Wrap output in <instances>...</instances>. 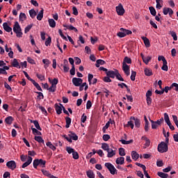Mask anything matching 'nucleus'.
Segmentation results:
<instances>
[{
    "mask_svg": "<svg viewBox=\"0 0 178 178\" xmlns=\"http://www.w3.org/2000/svg\"><path fill=\"white\" fill-rule=\"evenodd\" d=\"M6 166L8 169H11V170H15L16 168V162L15 161H10L6 163Z\"/></svg>",
    "mask_w": 178,
    "mask_h": 178,
    "instance_id": "7",
    "label": "nucleus"
},
{
    "mask_svg": "<svg viewBox=\"0 0 178 178\" xmlns=\"http://www.w3.org/2000/svg\"><path fill=\"white\" fill-rule=\"evenodd\" d=\"M156 9H162V7L163 6V0H156Z\"/></svg>",
    "mask_w": 178,
    "mask_h": 178,
    "instance_id": "17",
    "label": "nucleus"
},
{
    "mask_svg": "<svg viewBox=\"0 0 178 178\" xmlns=\"http://www.w3.org/2000/svg\"><path fill=\"white\" fill-rule=\"evenodd\" d=\"M99 65H105V60L101 59L97 60L95 64L96 67H99Z\"/></svg>",
    "mask_w": 178,
    "mask_h": 178,
    "instance_id": "30",
    "label": "nucleus"
},
{
    "mask_svg": "<svg viewBox=\"0 0 178 178\" xmlns=\"http://www.w3.org/2000/svg\"><path fill=\"white\" fill-rule=\"evenodd\" d=\"M131 120H134L136 127H140L141 123L140 122V119L136 118L135 117H131Z\"/></svg>",
    "mask_w": 178,
    "mask_h": 178,
    "instance_id": "12",
    "label": "nucleus"
},
{
    "mask_svg": "<svg viewBox=\"0 0 178 178\" xmlns=\"http://www.w3.org/2000/svg\"><path fill=\"white\" fill-rule=\"evenodd\" d=\"M48 22L49 25L50 26V27H51V29H55V27H56V22H55V20H54V19H49Z\"/></svg>",
    "mask_w": 178,
    "mask_h": 178,
    "instance_id": "22",
    "label": "nucleus"
},
{
    "mask_svg": "<svg viewBox=\"0 0 178 178\" xmlns=\"http://www.w3.org/2000/svg\"><path fill=\"white\" fill-rule=\"evenodd\" d=\"M141 56H142V59H143L144 63H145V65H148V63H149V62L151 61V59H152V58L149 56L144 57V55H143V54H141Z\"/></svg>",
    "mask_w": 178,
    "mask_h": 178,
    "instance_id": "11",
    "label": "nucleus"
},
{
    "mask_svg": "<svg viewBox=\"0 0 178 178\" xmlns=\"http://www.w3.org/2000/svg\"><path fill=\"white\" fill-rule=\"evenodd\" d=\"M71 76H74L76 74V68L74 65L72 66V69L70 70Z\"/></svg>",
    "mask_w": 178,
    "mask_h": 178,
    "instance_id": "52",
    "label": "nucleus"
},
{
    "mask_svg": "<svg viewBox=\"0 0 178 178\" xmlns=\"http://www.w3.org/2000/svg\"><path fill=\"white\" fill-rule=\"evenodd\" d=\"M40 165V159H35L33 161V168L37 169V167Z\"/></svg>",
    "mask_w": 178,
    "mask_h": 178,
    "instance_id": "47",
    "label": "nucleus"
},
{
    "mask_svg": "<svg viewBox=\"0 0 178 178\" xmlns=\"http://www.w3.org/2000/svg\"><path fill=\"white\" fill-rule=\"evenodd\" d=\"M158 151L161 154H163V152H168V144L165 142H161L158 145Z\"/></svg>",
    "mask_w": 178,
    "mask_h": 178,
    "instance_id": "3",
    "label": "nucleus"
},
{
    "mask_svg": "<svg viewBox=\"0 0 178 178\" xmlns=\"http://www.w3.org/2000/svg\"><path fill=\"white\" fill-rule=\"evenodd\" d=\"M102 149H104V151H106V152L108 151H109V145H108V143H102Z\"/></svg>",
    "mask_w": 178,
    "mask_h": 178,
    "instance_id": "33",
    "label": "nucleus"
},
{
    "mask_svg": "<svg viewBox=\"0 0 178 178\" xmlns=\"http://www.w3.org/2000/svg\"><path fill=\"white\" fill-rule=\"evenodd\" d=\"M163 15H168V13L169 16L172 17V15H173V10H172V8H164L163 9Z\"/></svg>",
    "mask_w": 178,
    "mask_h": 178,
    "instance_id": "10",
    "label": "nucleus"
},
{
    "mask_svg": "<svg viewBox=\"0 0 178 178\" xmlns=\"http://www.w3.org/2000/svg\"><path fill=\"white\" fill-rule=\"evenodd\" d=\"M161 70H164V72H168V61H165L163 63V66L161 67Z\"/></svg>",
    "mask_w": 178,
    "mask_h": 178,
    "instance_id": "42",
    "label": "nucleus"
},
{
    "mask_svg": "<svg viewBox=\"0 0 178 178\" xmlns=\"http://www.w3.org/2000/svg\"><path fill=\"white\" fill-rule=\"evenodd\" d=\"M44 17V9H42L37 15L38 20H42Z\"/></svg>",
    "mask_w": 178,
    "mask_h": 178,
    "instance_id": "24",
    "label": "nucleus"
},
{
    "mask_svg": "<svg viewBox=\"0 0 178 178\" xmlns=\"http://www.w3.org/2000/svg\"><path fill=\"white\" fill-rule=\"evenodd\" d=\"M55 109H56V112L57 115H60V113H62V109H63L62 106H60V105L59 106V105H58V104H56Z\"/></svg>",
    "mask_w": 178,
    "mask_h": 178,
    "instance_id": "16",
    "label": "nucleus"
},
{
    "mask_svg": "<svg viewBox=\"0 0 178 178\" xmlns=\"http://www.w3.org/2000/svg\"><path fill=\"white\" fill-rule=\"evenodd\" d=\"M13 31L15 33L17 37L18 38H22L23 37V32H22V28H20V25L19 22H15L13 26Z\"/></svg>",
    "mask_w": 178,
    "mask_h": 178,
    "instance_id": "1",
    "label": "nucleus"
},
{
    "mask_svg": "<svg viewBox=\"0 0 178 178\" xmlns=\"http://www.w3.org/2000/svg\"><path fill=\"white\" fill-rule=\"evenodd\" d=\"M36 76L38 79H39V80H40V81H44V80H45V76L42 74H36Z\"/></svg>",
    "mask_w": 178,
    "mask_h": 178,
    "instance_id": "50",
    "label": "nucleus"
},
{
    "mask_svg": "<svg viewBox=\"0 0 178 178\" xmlns=\"http://www.w3.org/2000/svg\"><path fill=\"white\" fill-rule=\"evenodd\" d=\"M27 62H29V63H31V65H34L35 63L34 59L31 58V57L27 58Z\"/></svg>",
    "mask_w": 178,
    "mask_h": 178,
    "instance_id": "64",
    "label": "nucleus"
},
{
    "mask_svg": "<svg viewBox=\"0 0 178 178\" xmlns=\"http://www.w3.org/2000/svg\"><path fill=\"white\" fill-rule=\"evenodd\" d=\"M66 151L67 152H68L69 154H73L74 152V149L70 147H66Z\"/></svg>",
    "mask_w": 178,
    "mask_h": 178,
    "instance_id": "58",
    "label": "nucleus"
},
{
    "mask_svg": "<svg viewBox=\"0 0 178 178\" xmlns=\"http://www.w3.org/2000/svg\"><path fill=\"white\" fill-rule=\"evenodd\" d=\"M111 139V136H109L108 134H104L103 136V140L104 141H108V140Z\"/></svg>",
    "mask_w": 178,
    "mask_h": 178,
    "instance_id": "61",
    "label": "nucleus"
},
{
    "mask_svg": "<svg viewBox=\"0 0 178 178\" xmlns=\"http://www.w3.org/2000/svg\"><path fill=\"white\" fill-rule=\"evenodd\" d=\"M51 42H52V39L51 38V36H49L48 38L45 41L46 47H48V45H51Z\"/></svg>",
    "mask_w": 178,
    "mask_h": 178,
    "instance_id": "49",
    "label": "nucleus"
},
{
    "mask_svg": "<svg viewBox=\"0 0 178 178\" xmlns=\"http://www.w3.org/2000/svg\"><path fill=\"white\" fill-rule=\"evenodd\" d=\"M149 10H150V13L152 16H156V10H155V8L150 6Z\"/></svg>",
    "mask_w": 178,
    "mask_h": 178,
    "instance_id": "41",
    "label": "nucleus"
},
{
    "mask_svg": "<svg viewBox=\"0 0 178 178\" xmlns=\"http://www.w3.org/2000/svg\"><path fill=\"white\" fill-rule=\"evenodd\" d=\"M105 166L107 168L111 175H115L116 172L118 171L116 168H115V166H113V165H112L111 163H106Z\"/></svg>",
    "mask_w": 178,
    "mask_h": 178,
    "instance_id": "4",
    "label": "nucleus"
},
{
    "mask_svg": "<svg viewBox=\"0 0 178 178\" xmlns=\"http://www.w3.org/2000/svg\"><path fill=\"white\" fill-rule=\"evenodd\" d=\"M72 83L75 87H80V86H81L83 83V79L80 78H73Z\"/></svg>",
    "mask_w": 178,
    "mask_h": 178,
    "instance_id": "6",
    "label": "nucleus"
},
{
    "mask_svg": "<svg viewBox=\"0 0 178 178\" xmlns=\"http://www.w3.org/2000/svg\"><path fill=\"white\" fill-rule=\"evenodd\" d=\"M157 175L159 177H161V178H168V177H169V175H168L166 173H164V172H158Z\"/></svg>",
    "mask_w": 178,
    "mask_h": 178,
    "instance_id": "28",
    "label": "nucleus"
},
{
    "mask_svg": "<svg viewBox=\"0 0 178 178\" xmlns=\"http://www.w3.org/2000/svg\"><path fill=\"white\" fill-rule=\"evenodd\" d=\"M58 83H59V81L58 80V79L54 78V79L51 81V86H54L56 87V84H58Z\"/></svg>",
    "mask_w": 178,
    "mask_h": 178,
    "instance_id": "54",
    "label": "nucleus"
},
{
    "mask_svg": "<svg viewBox=\"0 0 178 178\" xmlns=\"http://www.w3.org/2000/svg\"><path fill=\"white\" fill-rule=\"evenodd\" d=\"M32 83L33 84V86H35V87L37 88L38 91H42V89L41 88V86H40V84L35 82V80L32 81Z\"/></svg>",
    "mask_w": 178,
    "mask_h": 178,
    "instance_id": "32",
    "label": "nucleus"
},
{
    "mask_svg": "<svg viewBox=\"0 0 178 178\" xmlns=\"http://www.w3.org/2000/svg\"><path fill=\"white\" fill-rule=\"evenodd\" d=\"M50 92H55L56 91V86L51 85L50 88H48Z\"/></svg>",
    "mask_w": 178,
    "mask_h": 178,
    "instance_id": "48",
    "label": "nucleus"
},
{
    "mask_svg": "<svg viewBox=\"0 0 178 178\" xmlns=\"http://www.w3.org/2000/svg\"><path fill=\"white\" fill-rule=\"evenodd\" d=\"M118 72L117 70H115V71H108L107 72H106V76H108V77H111V79H115V77H116V73Z\"/></svg>",
    "mask_w": 178,
    "mask_h": 178,
    "instance_id": "9",
    "label": "nucleus"
},
{
    "mask_svg": "<svg viewBox=\"0 0 178 178\" xmlns=\"http://www.w3.org/2000/svg\"><path fill=\"white\" fill-rule=\"evenodd\" d=\"M3 27L5 31H7V33H10V31H12V28L9 26L6 22L3 24Z\"/></svg>",
    "mask_w": 178,
    "mask_h": 178,
    "instance_id": "19",
    "label": "nucleus"
},
{
    "mask_svg": "<svg viewBox=\"0 0 178 178\" xmlns=\"http://www.w3.org/2000/svg\"><path fill=\"white\" fill-rule=\"evenodd\" d=\"M65 120H66L65 127L66 129H69L70 127V124L72 123V119L69 117H66Z\"/></svg>",
    "mask_w": 178,
    "mask_h": 178,
    "instance_id": "25",
    "label": "nucleus"
},
{
    "mask_svg": "<svg viewBox=\"0 0 178 178\" xmlns=\"http://www.w3.org/2000/svg\"><path fill=\"white\" fill-rule=\"evenodd\" d=\"M119 155H120V156H124L126 155V152H124V149L123 147H120L119 149Z\"/></svg>",
    "mask_w": 178,
    "mask_h": 178,
    "instance_id": "45",
    "label": "nucleus"
},
{
    "mask_svg": "<svg viewBox=\"0 0 178 178\" xmlns=\"http://www.w3.org/2000/svg\"><path fill=\"white\" fill-rule=\"evenodd\" d=\"M34 140H35V141H38V143L44 144V139H42V137L41 136H35Z\"/></svg>",
    "mask_w": 178,
    "mask_h": 178,
    "instance_id": "35",
    "label": "nucleus"
},
{
    "mask_svg": "<svg viewBox=\"0 0 178 178\" xmlns=\"http://www.w3.org/2000/svg\"><path fill=\"white\" fill-rule=\"evenodd\" d=\"M115 9L118 16H123V15H124V8H123V5H122V3H120L118 6H116Z\"/></svg>",
    "mask_w": 178,
    "mask_h": 178,
    "instance_id": "5",
    "label": "nucleus"
},
{
    "mask_svg": "<svg viewBox=\"0 0 178 178\" xmlns=\"http://www.w3.org/2000/svg\"><path fill=\"white\" fill-rule=\"evenodd\" d=\"M33 123L35 127L38 130H40V131L42 130V129H41V127H40V123H38V121L34 120V121H33Z\"/></svg>",
    "mask_w": 178,
    "mask_h": 178,
    "instance_id": "44",
    "label": "nucleus"
},
{
    "mask_svg": "<svg viewBox=\"0 0 178 178\" xmlns=\"http://www.w3.org/2000/svg\"><path fill=\"white\" fill-rule=\"evenodd\" d=\"M120 143H122V144H124V145H127L129 144H131V143H133V140H126L124 139H121Z\"/></svg>",
    "mask_w": 178,
    "mask_h": 178,
    "instance_id": "34",
    "label": "nucleus"
},
{
    "mask_svg": "<svg viewBox=\"0 0 178 178\" xmlns=\"http://www.w3.org/2000/svg\"><path fill=\"white\" fill-rule=\"evenodd\" d=\"M144 72H145V76H152V70L148 69V68H145L144 70Z\"/></svg>",
    "mask_w": 178,
    "mask_h": 178,
    "instance_id": "29",
    "label": "nucleus"
},
{
    "mask_svg": "<svg viewBox=\"0 0 178 178\" xmlns=\"http://www.w3.org/2000/svg\"><path fill=\"white\" fill-rule=\"evenodd\" d=\"M141 38L143 40L145 47H147V48H149V39L145 36H143Z\"/></svg>",
    "mask_w": 178,
    "mask_h": 178,
    "instance_id": "20",
    "label": "nucleus"
},
{
    "mask_svg": "<svg viewBox=\"0 0 178 178\" xmlns=\"http://www.w3.org/2000/svg\"><path fill=\"white\" fill-rule=\"evenodd\" d=\"M47 147H49V148H50V149H52V151H55V149H56V147L52 145V143L51 142H47L46 143Z\"/></svg>",
    "mask_w": 178,
    "mask_h": 178,
    "instance_id": "39",
    "label": "nucleus"
},
{
    "mask_svg": "<svg viewBox=\"0 0 178 178\" xmlns=\"http://www.w3.org/2000/svg\"><path fill=\"white\" fill-rule=\"evenodd\" d=\"M31 162H33V158L31 156H29L27 161L22 165V168H23V169H24V168H27Z\"/></svg>",
    "mask_w": 178,
    "mask_h": 178,
    "instance_id": "15",
    "label": "nucleus"
},
{
    "mask_svg": "<svg viewBox=\"0 0 178 178\" xmlns=\"http://www.w3.org/2000/svg\"><path fill=\"white\" fill-rule=\"evenodd\" d=\"M72 157L74 159H79V153L77 152L74 151L72 153Z\"/></svg>",
    "mask_w": 178,
    "mask_h": 178,
    "instance_id": "63",
    "label": "nucleus"
},
{
    "mask_svg": "<svg viewBox=\"0 0 178 178\" xmlns=\"http://www.w3.org/2000/svg\"><path fill=\"white\" fill-rule=\"evenodd\" d=\"M120 32H118L117 33L118 37H120V38H123V37H126V35H129V34H131V31L121 28Z\"/></svg>",
    "mask_w": 178,
    "mask_h": 178,
    "instance_id": "2",
    "label": "nucleus"
},
{
    "mask_svg": "<svg viewBox=\"0 0 178 178\" xmlns=\"http://www.w3.org/2000/svg\"><path fill=\"white\" fill-rule=\"evenodd\" d=\"M131 156H132V159H134V161H137V159H138V158H140V154H138V153H137V152H136V151H132Z\"/></svg>",
    "mask_w": 178,
    "mask_h": 178,
    "instance_id": "23",
    "label": "nucleus"
},
{
    "mask_svg": "<svg viewBox=\"0 0 178 178\" xmlns=\"http://www.w3.org/2000/svg\"><path fill=\"white\" fill-rule=\"evenodd\" d=\"M122 70L127 76H130V66L126 63H122Z\"/></svg>",
    "mask_w": 178,
    "mask_h": 178,
    "instance_id": "8",
    "label": "nucleus"
},
{
    "mask_svg": "<svg viewBox=\"0 0 178 178\" xmlns=\"http://www.w3.org/2000/svg\"><path fill=\"white\" fill-rule=\"evenodd\" d=\"M29 15H30L31 17H32V19H34V17H35V16H37V13L35 12V10L34 9H31V10H29Z\"/></svg>",
    "mask_w": 178,
    "mask_h": 178,
    "instance_id": "38",
    "label": "nucleus"
},
{
    "mask_svg": "<svg viewBox=\"0 0 178 178\" xmlns=\"http://www.w3.org/2000/svg\"><path fill=\"white\" fill-rule=\"evenodd\" d=\"M122 63H125V65H127V63L131 65V58L125 56Z\"/></svg>",
    "mask_w": 178,
    "mask_h": 178,
    "instance_id": "31",
    "label": "nucleus"
},
{
    "mask_svg": "<svg viewBox=\"0 0 178 178\" xmlns=\"http://www.w3.org/2000/svg\"><path fill=\"white\" fill-rule=\"evenodd\" d=\"M39 109L44 113V115H47V110H45V108H44L42 106H39Z\"/></svg>",
    "mask_w": 178,
    "mask_h": 178,
    "instance_id": "62",
    "label": "nucleus"
},
{
    "mask_svg": "<svg viewBox=\"0 0 178 178\" xmlns=\"http://www.w3.org/2000/svg\"><path fill=\"white\" fill-rule=\"evenodd\" d=\"M164 120L167 124H170V120L169 119V115H168L166 113H164Z\"/></svg>",
    "mask_w": 178,
    "mask_h": 178,
    "instance_id": "36",
    "label": "nucleus"
},
{
    "mask_svg": "<svg viewBox=\"0 0 178 178\" xmlns=\"http://www.w3.org/2000/svg\"><path fill=\"white\" fill-rule=\"evenodd\" d=\"M23 73L25 76V77H26V79H28L29 80V81H31V83L34 81V79H31L30 77V76H29V74H27V72L26 71H23Z\"/></svg>",
    "mask_w": 178,
    "mask_h": 178,
    "instance_id": "56",
    "label": "nucleus"
},
{
    "mask_svg": "<svg viewBox=\"0 0 178 178\" xmlns=\"http://www.w3.org/2000/svg\"><path fill=\"white\" fill-rule=\"evenodd\" d=\"M171 36L173 38L175 41H177V35L175 31H170Z\"/></svg>",
    "mask_w": 178,
    "mask_h": 178,
    "instance_id": "53",
    "label": "nucleus"
},
{
    "mask_svg": "<svg viewBox=\"0 0 178 178\" xmlns=\"http://www.w3.org/2000/svg\"><path fill=\"white\" fill-rule=\"evenodd\" d=\"M69 136L71 138V140L72 139L74 141H77L79 140V136H77V135L72 131H70Z\"/></svg>",
    "mask_w": 178,
    "mask_h": 178,
    "instance_id": "21",
    "label": "nucleus"
},
{
    "mask_svg": "<svg viewBox=\"0 0 178 178\" xmlns=\"http://www.w3.org/2000/svg\"><path fill=\"white\" fill-rule=\"evenodd\" d=\"M32 131L33 133V134H37V136H41L42 134L40 131H39L38 130H37V129L35 128H32Z\"/></svg>",
    "mask_w": 178,
    "mask_h": 178,
    "instance_id": "57",
    "label": "nucleus"
},
{
    "mask_svg": "<svg viewBox=\"0 0 178 178\" xmlns=\"http://www.w3.org/2000/svg\"><path fill=\"white\" fill-rule=\"evenodd\" d=\"M39 163H40V166L42 168H45V164L47 163V161L42 160V159H39Z\"/></svg>",
    "mask_w": 178,
    "mask_h": 178,
    "instance_id": "51",
    "label": "nucleus"
},
{
    "mask_svg": "<svg viewBox=\"0 0 178 178\" xmlns=\"http://www.w3.org/2000/svg\"><path fill=\"white\" fill-rule=\"evenodd\" d=\"M86 175L89 178H95V175H94V172H92V170L87 171Z\"/></svg>",
    "mask_w": 178,
    "mask_h": 178,
    "instance_id": "40",
    "label": "nucleus"
},
{
    "mask_svg": "<svg viewBox=\"0 0 178 178\" xmlns=\"http://www.w3.org/2000/svg\"><path fill=\"white\" fill-rule=\"evenodd\" d=\"M26 19H27V17L26 16L25 13H21L19 14V21L20 22H24V20H26Z\"/></svg>",
    "mask_w": 178,
    "mask_h": 178,
    "instance_id": "37",
    "label": "nucleus"
},
{
    "mask_svg": "<svg viewBox=\"0 0 178 178\" xmlns=\"http://www.w3.org/2000/svg\"><path fill=\"white\" fill-rule=\"evenodd\" d=\"M42 173L44 175V176H47V177H50L51 176V173H49V172L45 170H42Z\"/></svg>",
    "mask_w": 178,
    "mask_h": 178,
    "instance_id": "60",
    "label": "nucleus"
},
{
    "mask_svg": "<svg viewBox=\"0 0 178 178\" xmlns=\"http://www.w3.org/2000/svg\"><path fill=\"white\" fill-rule=\"evenodd\" d=\"M107 156L108 158H112V156H115L116 155V151L112 149H108V151H107Z\"/></svg>",
    "mask_w": 178,
    "mask_h": 178,
    "instance_id": "14",
    "label": "nucleus"
},
{
    "mask_svg": "<svg viewBox=\"0 0 178 178\" xmlns=\"http://www.w3.org/2000/svg\"><path fill=\"white\" fill-rule=\"evenodd\" d=\"M127 127H131V129H134V121L130 118V120L127 122Z\"/></svg>",
    "mask_w": 178,
    "mask_h": 178,
    "instance_id": "26",
    "label": "nucleus"
},
{
    "mask_svg": "<svg viewBox=\"0 0 178 178\" xmlns=\"http://www.w3.org/2000/svg\"><path fill=\"white\" fill-rule=\"evenodd\" d=\"M11 65L13 67H17V69H20V64L19 63V61H17V59L14 58L13 62L11 63Z\"/></svg>",
    "mask_w": 178,
    "mask_h": 178,
    "instance_id": "13",
    "label": "nucleus"
},
{
    "mask_svg": "<svg viewBox=\"0 0 178 178\" xmlns=\"http://www.w3.org/2000/svg\"><path fill=\"white\" fill-rule=\"evenodd\" d=\"M115 163L117 165H123L124 163V157H118L117 158Z\"/></svg>",
    "mask_w": 178,
    "mask_h": 178,
    "instance_id": "18",
    "label": "nucleus"
},
{
    "mask_svg": "<svg viewBox=\"0 0 178 178\" xmlns=\"http://www.w3.org/2000/svg\"><path fill=\"white\" fill-rule=\"evenodd\" d=\"M31 27H33V25H28L25 29H24V33L25 34H27V33H29V31H30V30H31Z\"/></svg>",
    "mask_w": 178,
    "mask_h": 178,
    "instance_id": "59",
    "label": "nucleus"
},
{
    "mask_svg": "<svg viewBox=\"0 0 178 178\" xmlns=\"http://www.w3.org/2000/svg\"><path fill=\"white\" fill-rule=\"evenodd\" d=\"M115 77L120 81H124V79H123V77H122V75L119 73V71H117V73L115 74Z\"/></svg>",
    "mask_w": 178,
    "mask_h": 178,
    "instance_id": "43",
    "label": "nucleus"
},
{
    "mask_svg": "<svg viewBox=\"0 0 178 178\" xmlns=\"http://www.w3.org/2000/svg\"><path fill=\"white\" fill-rule=\"evenodd\" d=\"M42 63H44V65H45L44 67H48V66H49V64L51 63V61H49V60L48 59H43Z\"/></svg>",
    "mask_w": 178,
    "mask_h": 178,
    "instance_id": "46",
    "label": "nucleus"
},
{
    "mask_svg": "<svg viewBox=\"0 0 178 178\" xmlns=\"http://www.w3.org/2000/svg\"><path fill=\"white\" fill-rule=\"evenodd\" d=\"M137 74V72L132 71L131 72V80L132 81H134V80H136V76Z\"/></svg>",
    "mask_w": 178,
    "mask_h": 178,
    "instance_id": "55",
    "label": "nucleus"
},
{
    "mask_svg": "<svg viewBox=\"0 0 178 178\" xmlns=\"http://www.w3.org/2000/svg\"><path fill=\"white\" fill-rule=\"evenodd\" d=\"M5 122L7 124H12V122H13V118L12 116H8L6 118Z\"/></svg>",
    "mask_w": 178,
    "mask_h": 178,
    "instance_id": "27",
    "label": "nucleus"
}]
</instances>
